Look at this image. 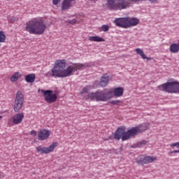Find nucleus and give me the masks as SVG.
<instances>
[{
	"label": "nucleus",
	"instance_id": "b1692460",
	"mask_svg": "<svg viewBox=\"0 0 179 179\" xmlns=\"http://www.w3.org/2000/svg\"><path fill=\"white\" fill-rule=\"evenodd\" d=\"M110 104H113V106H118L120 103H121V101L120 100H111L109 101Z\"/></svg>",
	"mask_w": 179,
	"mask_h": 179
},
{
	"label": "nucleus",
	"instance_id": "7c9ffc66",
	"mask_svg": "<svg viewBox=\"0 0 179 179\" xmlns=\"http://www.w3.org/2000/svg\"><path fill=\"white\" fill-rule=\"evenodd\" d=\"M94 1H99V0H94Z\"/></svg>",
	"mask_w": 179,
	"mask_h": 179
},
{
	"label": "nucleus",
	"instance_id": "a211bd4d",
	"mask_svg": "<svg viewBox=\"0 0 179 179\" xmlns=\"http://www.w3.org/2000/svg\"><path fill=\"white\" fill-rule=\"evenodd\" d=\"M88 40L90 41H96L97 43H101L103 41H106V40L100 36H89Z\"/></svg>",
	"mask_w": 179,
	"mask_h": 179
},
{
	"label": "nucleus",
	"instance_id": "39448f33",
	"mask_svg": "<svg viewBox=\"0 0 179 179\" xmlns=\"http://www.w3.org/2000/svg\"><path fill=\"white\" fill-rule=\"evenodd\" d=\"M139 19L133 17H120L116 18L113 23L117 27H122V29H129V27H134L135 26H138L139 24Z\"/></svg>",
	"mask_w": 179,
	"mask_h": 179
},
{
	"label": "nucleus",
	"instance_id": "4be33fe9",
	"mask_svg": "<svg viewBox=\"0 0 179 179\" xmlns=\"http://www.w3.org/2000/svg\"><path fill=\"white\" fill-rule=\"evenodd\" d=\"M6 40V35L2 31H0V43H5Z\"/></svg>",
	"mask_w": 179,
	"mask_h": 179
},
{
	"label": "nucleus",
	"instance_id": "c756f323",
	"mask_svg": "<svg viewBox=\"0 0 179 179\" xmlns=\"http://www.w3.org/2000/svg\"><path fill=\"white\" fill-rule=\"evenodd\" d=\"M3 117L0 115V121L2 120Z\"/></svg>",
	"mask_w": 179,
	"mask_h": 179
},
{
	"label": "nucleus",
	"instance_id": "f8f14e48",
	"mask_svg": "<svg viewBox=\"0 0 179 179\" xmlns=\"http://www.w3.org/2000/svg\"><path fill=\"white\" fill-rule=\"evenodd\" d=\"M51 135V131L45 129H42L38 131V141H47Z\"/></svg>",
	"mask_w": 179,
	"mask_h": 179
},
{
	"label": "nucleus",
	"instance_id": "a878e982",
	"mask_svg": "<svg viewBox=\"0 0 179 179\" xmlns=\"http://www.w3.org/2000/svg\"><path fill=\"white\" fill-rule=\"evenodd\" d=\"M30 135H31L32 136H36V135H37V131H36L35 130H32L30 131Z\"/></svg>",
	"mask_w": 179,
	"mask_h": 179
},
{
	"label": "nucleus",
	"instance_id": "bb28decb",
	"mask_svg": "<svg viewBox=\"0 0 179 179\" xmlns=\"http://www.w3.org/2000/svg\"><path fill=\"white\" fill-rule=\"evenodd\" d=\"M61 2V0H52L53 5H58Z\"/></svg>",
	"mask_w": 179,
	"mask_h": 179
},
{
	"label": "nucleus",
	"instance_id": "423d86ee",
	"mask_svg": "<svg viewBox=\"0 0 179 179\" xmlns=\"http://www.w3.org/2000/svg\"><path fill=\"white\" fill-rule=\"evenodd\" d=\"M103 7L110 10H122V9L128 8V4L125 2H119L117 0H106V3L103 4Z\"/></svg>",
	"mask_w": 179,
	"mask_h": 179
},
{
	"label": "nucleus",
	"instance_id": "c85d7f7f",
	"mask_svg": "<svg viewBox=\"0 0 179 179\" xmlns=\"http://www.w3.org/2000/svg\"><path fill=\"white\" fill-rule=\"evenodd\" d=\"M2 177H3V176H2V173L0 172V179L2 178Z\"/></svg>",
	"mask_w": 179,
	"mask_h": 179
},
{
	"label": "nucleus",
	"instance_id": "9b49d317",
	"mask_svg": "<svg viewBox=\"0 0 179 179\" xmlns=\"http://www.w3.org/2000/svg\"><path fill=\"white\" fill-rule=\"evenodd\" d=\"M23 118H24V114L22 113H17L14 115L12 117V120H8V127H13L14 125H19L23 122Z\"/></svg>",
	"mask_w": 179,
	"mask_h": 179
},
{
	"label": "nucleus",
	"instance_id": "1a4fd4ad",
	"mask_svg": "<svg viewBox=\"0 0 179 179\" xmlns=\"http://www.w3.org/2000/svg\"><path fill=\"white\" fill-rule=\"evenodd\" d=\"M41 92L43 94L44 99L49 104L55 103L58 99V92L51 90H42Z\"/></svg>",
	"mask_w": 179,
	"mask_h": 179
},
{
	"label": "nucleus",
	"instance_id": "5701e85b",
	"mask_svg": "<svg viewBox=\"0 0 179 179\" xmlns=\"http://www.w3.org/2000/svg\"><path fill=\"white\" fill-rule=\"evenodd\" d=\"M99 30L100 31H108V30H110V27H108V25L103 24L101 26Z\"/></svg>",
	"mask_w": 179,
	"mask_h": 179
},
{
	"label": "nucleus",
	"instance_id": "cd10ccee",
	"mask_svg": "<svg viewBox=\"0 0 179 179\" xmlns=\"http://www.w3.org/2000/svg\"><path fill=\"white\" fill-rule=\"evenodd\" d=\"M141 145H146V141H143L141 142Z\"/></svg>",
	"mask_w": 179,
	"mask_h": 179
},
{
	"label": "nucleus",
	"instance_id": "6ab92c4d",
	"mask_svg": "<svg viewBox=\"0 0 179 179\" xmlns=\"http://www.w3.org/2000/svg\"><path fill=\"white\" fill-rule=\"evenodd\" d=\"M169 50H170L171 52H173V54H176V52H178V51H179V44L172 43L170 45Z\"/></svg>",
	"mask_w": 179,
	"mask_h": 179
},
{
	"label": "nucleus",
	"instance_id": "aec40b11",
	"mask_svg": "<svg viewBox=\"0 0 179 179\" xmlns=\"http://www.w3.org/2000/svg\"><path fill=\"white\" fill-rule=\"evenodd\" d=\"M20 76H22V75H20V73L16 72L10 77V80L11 82H16L17 79L20 78Z\"/></svg>",
	"mask_w": 179,
	"mask_h": 179
},
{
	"label": "nucleus",
	"instance_id": "393cba45",
	"mask_svg": "<svg viewBox=\"0 0 179 179\" xmlns=\"http://www.w3.org/2000/svg\"><path fill=\"white\" fill-rule=\"evenodd\" d=\"M67 23H69V24H76V23H78V20L76 19H73V20H67Z\"/></svg>",
	"mask_w": 179,
	"mask_h": 179
},
{
	"label": "nucleus",
	"instance_id": "7ed1b4c3",
	"mask_svg": "<svg viewBox=\"0 0 179 179\" xmlns=\"http://www.w3.org/2000/svg\"><path fill=\"white\" fill-rule=\"evenodd\" d=\"M148 129L149 127H148V125H139L136 127H132L127 131H125V128L124 127H120L115 132L114 139L116 141H120V139H122V142H124L125 141H128V139H130L134 136H136V135H138V134L145 132V131Z\"/></svg>",
	"mask_w": 179,
	"mask_h": 179
},
{
	"label": "nucleus",
	"instance_id": "ddd939ff",
	"mask_svg": "<svg viewBox=\"0 0 179 179\" xmlns=\"http://www.w3.org/2000/svg\"><path fill=\"white\" fill-rule=\"evenodd\" d=\"M76 3L75 0H63L62 2V10H68V9L72 8Z\"/></svg>",
	"mask_w": 179,
	"mask_h": 179
},
{
	"label": "nucleus",
	"instance_id": "6e6552de",
	"mask_svg": "<svg viewBox=\"0 0 179 179\" xmlns=\"http://www.w3.org/2000/svg\"><path fill=\"white\" fill-rule=\"evenodd\" d=\"M24 103V96L20 91H17L14 101L13 110L15 113H19L23 108Z\"/></svg>",
	"mask_w": 179,
	"mask_h": 179
},
{
	"label": "nucleus",
	"instance_id": "9d476101",
	"mask_svg": "<svg viewBox=\"0 0 179 179\" xmlns=\"http://www.w3.org/2000/svg\"><path fill=\"white\" fill-rule=\"evenodd\" d=\"M58 146L57 142L52 143L49 147H45L43 145H39L36 147V150L37 153L41 155H49V153H52L55 150V148Z\"/></svg>",
	"mask_w": 179,
	"mask_h": 179
},
{
	"label": "nucleus",
	"instance_id": "4468645a",
	"mask_svg": "<svg viewBox=\"0 0 179 179\" xmlns=\"http://www.w3.org/2000/svg\"><path fill=\"white\" fill-rule=\"evenodd\" d=\"M109 80H110V76H107V74H104L101 78L100 86H101V87H106V85H108Z\"/></svg>",
	"mask_w": 179,
	"mask_h": 179
},
{
	"label": "nucleus",
	"instance_id": "f257e3e1",
	"mask_svg": "<svg viewBox=\"0 0 179 179\" xmlns=\"http://www.w3.org/2000/svg\"><path fill=\"white\" fill-rule=\"evenodd\" d=\"M66 66V59H59L55 62L53 68L46 73L48 78H68L72 76L74 72L82 71L89 66L87 64L70 63Z\"/></svg>",
	"mask_w": 179,
	"mask_h": 179
},
{
	"label": "nucleus",
	"instance_id": "dca6fc26",
	"mask_svg": "<svg viewBox=\"0 0 179 179\" xmlns=\"http://www.w3.org/2000/svg\"><path fill=\"white\" fill-rule=\"evenodd\" d=\"M135 51L136 54H138V55H140V57H141L143 59H147V61H150V59H152L150 57H146V55H145V52H143V50L142 49L138 48H136Z\"/></svg>",
	"mask_w": 179,
	"mask_h": 179
},
{
	"label": "nucleus",
	"instance_id": "f3484780",
	"mask_svg": "<svg viewBox=\"0 0 179 179\" xmlns=\"http://www.w3.org/2000/svg\"><path fill=\"white\" fill-rule=\"evenodd\" d=\"M25 80L27 83H34V80H36V74L31 73L25 76Z\"/></svg>",
	"mask_w": 179,
	"mask_h": 179
},
{
	"label": "nucleus",
	"instance_id": "f03ea898",
	"mask_svg": "<svg viewBox=\"0 0 179 179\" xmlns=\"http://www.w3.org/2000/svg\"><path fill=\"white\" fill-rule=\"evenodd\" d=\"M90 92V86L83 87L80 92L85 100H90V101H108L114 96L115 97H122L124 94V88L121 87L113 88L106 93L103 91H96L95 92Z\"/></svg>",
	"mask_w": 179,
	"mask_h": 179
},
{
	"label": "nucleus",
	"instance_id": "2eb2a0df",
	"mask_svg": "<svg viewBox=\"0 0 179 179\" xmlns=\"http://www.w3.org/2000/svg\"><path fill=\"white\" fill-rule=\"evenodd\" d=\"M155 160H157V157L144 155L143 164L145 165L149 164V163H153V162H155Z\"/></svg>",
	"mask_w": 179,
	"mask_h": 179
},
{
	"label": "nucleus",
	"instance_id": "20e7f679",
	"mask_svg": "<svg viewBox=\"0 0 179 179\" xmlns=\"http://www.w3.org/2000/svg\"><path fill=\"white\" fill-rule=\"evenodd\" d=\"M24 29L29 34L41 35L47 30V24L42 17H37L27 22Z\"/></svg>",
	"mask_w": 179,
	"mask_h": 179
},
{
	"label": "nucleus",
	"instance_id": "0eeeda50",
	"mask_svg": "<svg viewBox=\"0 0 179 179\" xmlns=\"http://www.w3.org/2000/svg\"><path fill=\"white\" fill-rule=\"evenodd\" d=\"M157 88L167 93H179V83L177 81L166 83L158 86Z\"/></svg>",
	"mask_w": 179,
	"mask_h": 179
},
{
	"label": "nucleus",
	"instance_id": "412c9836",
	"mask_svg": "<svg viewBox=\"0 0 179 179\" xmlns=\"http://www.w3.org/2000/svg\"><path fill=\"white\" fill-rule=\"evenodd\" d=\"M143 159H144V155H139L137 158H136V163H137V164L144 166Z\"/></svg>",
	"mask_w": 179,
	"mask_h": 179
}]
</instances>
